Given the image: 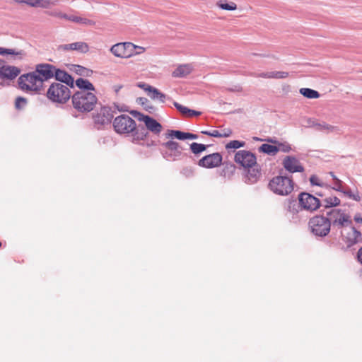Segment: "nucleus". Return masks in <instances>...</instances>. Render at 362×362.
Wrapping results in <instances>:
<instances>
[{
  "label": "nucleus",
  "instance_id": "f257e3e1",
  "mask_svg": "<svg viewBox=\"0 0 362 362\" xmlns=\"http://www.w3.org/2000/svg\"><path fill=\"white\" fill-rule=\"evenodd\" d=\"M113 127L117 134H132L134 142L146 139L148 134L144 125L136 126L135 121L127 115H121L115 117L113 121Z\"/></svg>",
  "mask_w": 362,
  "mask_h": 362
},
{
  "label": "nucleus",
  "instance_id": "f03ea898",
  "mask_svg": "<svg viewBox=\"0 0 362 362\" xmlns=\"http://www.w3.org/2000/svg\"><path fill=\"white\" fill-rule=\"evenodd\" d=\"M98 98L93 92L79 90L72 95L74 107L79 112H90L97 103Z\"/></svg>",
  "mask_w": 362,
  "mask_h": 362
},
{
  "label": "nucleus",
  "instance_id": "7ed1b4c3",
  "mask_svg": "<svg viewBox=\"0 0 362 362\" xmlns=\"http://www.w3.org/2000/svg\"><path fill=\"white\" fill-rule=\"evenodd\" d=\"M19 88L25 92L40 94L44 90L42 80L35 71L21 75L18 79Z\"/></svg>",
  "mask_w": 362,
  "mask_h": 362
},
{
  "label": "nucleus",
  "instance_id": "20e7f679",
  "mask_svg": "<svg viewBox=\"0 0 362 362\" xmlns=\"http://www.w3.org/2000/svg\"><path fill=\"white\" fill-rule=\"evenodd\" d=\"M69 86L61 83H52L48 88L46 96L52 103L64 104L71 98V90Z\"/></svg>",
  "mask_w": 362,
  "mask_h": 362
},
{
  "label": "nucleus",
  "instance_id": "39448f33",
  "mask_svg": "<svg viewBox=\"0 0 362 362\" xmlns=\"http://www.w3.org/2000/svg\"><path fill=\"white\" fill-rule=\"evenodd\" d=\"M294 182L291 177L286 176H276L269 182V187L274 194L286 196L293 190Z\"/></svg>",
  "mask_w": 362,
  "mask_h": 362
},
{
  "label": "nucleus",
  "instance_id": "423d86ee",
  "mask_svg": "<svg viewBox=\"0 0 362 362\" xmlns=\"http://www.w3.org/2000/svg\"><path fill=\"white\" fill-rule=\"evenodd\" d=\"M118 112L128 111L127 107L125 105H118L114 103L112 107L104 106L100 108V111L93 115V120L95 124L105 125L110 124L114 114Z\"/></svg>",
  "mask_w": 362,
  "mask_h": 362
},
{
  "label": "nucleus",
  "instance_id": "0eeeda50",
  "mask_svg": "<svg viewBox=\"0 0 362 362\" xmlns=\"http://www.w3.org/2000/svg\"><path fill=\"white\" fill-rule=\"evenodd\" d=\"M326 217L330 223V226L337 230L342 229L352 223L350 216L339 209H332L327 211Z\"/></svg>",
  "mask_w": 362,
  "mask_h": 362
},
{
  "label": "nucleus",
  "instance_id": "6e6552de",
  "mask_svg": "<svg viewBox=\"0 0 362 362\" xmlns=\"http://www.w3.org/2000/svg\"><path fill=\"white\" fill-rule=\"evenodd\" d=\"M309 226L312 233L319 237H325L331 229L330 223L323 215H317L311 218L309 221Z\"/></svg>",
  "mask_w": 362,
  "mask_h": 362
},
{
  "label": "nucleus",
  "instance_id": "1a4fd4ad",
  "mask_svg": "<svg viewBox=\"0 0 362 362\" xmlns=\"http://www.w3.org/2000/svg\"><path fill=\"white\" fill-rule=\"evenodd\" d=\"M130 113L139 121L144 122V126L146 131H150L155 134H159L162 130L161 124L155 119L148 115H145L136 110H132Z\"/></svg>",
  "mask_w": 362,
  "mask_h": 362
},
{
  "label": "nucleus",
  "instance_id": "9d476101",
  "mask_svg": "<svg viewBox=\"0 0 362 362\" xmlns=\"http://www.w3.org/2000/svg\"><path fill=\"white\" fill-rule=\"evenodd\" d=\"M298 201L302 209L311 212L317 210L322 204L318 198L307 192L300 193L298 195Z\"/></svg>",
  "mask_w": 362,
  "mask_h": 362
},
{
  "label": "nucleus",
  "instance_id": "9b49d317",
  "mask_svg": "<svg viewBox=\"0 0 362 362\" xmlns=\"http://www.w3.org/2000/svg\"><path fill=\"white\" fill-rule=\"evenodd\" d=\"M162 146L165 148L162 152L163 156L168 160H175L182 154V147L177 142L173 140L163 143Z\"/></svg>",
  "mask_w": 362,
  "mask_h": 362
},
{
  "label": "nucleus",
  "instance_id": "f8f14e48",
  "mask_svg": "<svg viewBox=\"0 0 362 362\" xmlns=\"http://www.w3.org/2000/svg\"><path fill=\"white\" fill-rule=\"evenodd\" d=\"M341 235L348 247H351L361 239V233L351 225L340 229Z\"/></svg>",
  "mask_w": 362,
  "mask_h": 362
},
{
  "label": "nucleus",
  "instance_id": "ddd939ff",
  "mask_svg": "<svg viewBox=\"0 0 362 362\" xmlns=\"http://www.w3.org/2000/svg\"><path fill=\"white\" fill-rule=\"evenodd\" d=\"M235 161L243 168H252L257 163V158L254 153L246 150H240L236 152Z\"/></svg>",
  "mask_w": 362,
  "mask_h": 362
},
{
  "label": "nucleus",
  "instance_id": "4468645a",
  "mask_svg": "<svg viewBox=\"0 0 362 362\" xmlns=\"http://www.w3.org/2000/svg\"><path fill=\"white\" fill-rule=\"evenodd\" d=\"M54 68L55 66L51 64L41 63L35 66V72L44 84L45 81L54 78Z\"/></svg>",
  "mask_w": 362,
  "mask_h": 362
},
{
  "label": "nucleus",
  "instance_id": "2eb2a0df",
  "mask_svg": "<svg viewBox=\"0 0 362 362\" xmlns=\"http://www.w3.org/2000/svg\"><path fill=\"white\" fill-rule=\"evenodd\" d=\"M282 165L285 170L290 173H303L305 170L300 160L293 156H286L282 161Z\"/></svg>",
  "mask_w": 362,
  "mask_h": 362
},
{
  "label": "nucleus",
  "instance_id": "dca6fc26",
  "mask_svg": "<svg viewBox=\"0 0 362 362\" xmlns=\"http://www.w3.org/2000/svg\"><path fill=\"white\" fill-rule=\"evenodd\" d=\"M222 162V156L219 153H214L204 156L198 161V165L205 168H214L219 166Z\"/></svg>",
  "mask_w": 362,
  "mask_h": 362
},
{
  "label": "nucleus",
  "instance_id": "f3484780",
  "mask_svg": "<svg viewBox=\"0 0 362 362\" xmlns=\"http://www.w3.org/2000/svg\"><path fill=\"white\" fill-rule=\"evenodd\" d=\"M138 86L147 92L148 95L153 100H159L163 103H164L166 100H171L170 97L160 92L158 88L150 85L140 83Z\"/></svg>",
  "mask_w": 362,
  "mask_h": 362
},
{
  "label": "nucleus",
  "instance_id": "a211bd4d",
  "mask_svg": "<svg viewBox=\"0 0 362 362\" xmlns=\"http://www.w3.org/2000/svg\"><path fill=\"white\" fill-rule=\"evenodd\" d=\"M54 78L58 83L69 86L71 88H74V78L64 70H62L55 66Z\"/></svg>",
  "mask_w": 362,
  "mask_h": 362
},
{
  "label": "nucleus",
  "instance_id": "6ab92c4d",
  "mask_svg": "<svg viewBox=\"0 0 362 362\" xmlns=\"http://www.w3.org/2000/svg\"><path fill=\"white\" fill-rule=\"evenodd\" d=\"M59 51L76 50L81 53H86L89 50L87 43L83 42H76L71 44L61 45L58 47Z\"/></svg>",
  "mask_w": 362,
  "mask_h": 362
},
{
  "label": "nucleus",
  "instance_id": "aec40b11",
  "mask_svg": "<svg viewBox=\"0 0 362 362\" xmlns=\"http://www.w3.org/2000/svg\"><path fill=\"white\" fill-rule=\"evenodd\" d=\"M20 74V69L13 66H0V78L13 80Z\"/></svg>",
  "mask_w": 362,
  "mask_h": 362
},
{
  "label": "nucleus",
  "instance_id": "412c9836",
  "mask_svg": "<svg viewBox=\"0 0 362 362\" xmlns=\"http://www.w3.org/2000/svg\"><path fill=\"white\" fill-rule=\"evenodd\" d=\"M320 202L322 203L321 206L325 209H329L339 206L341 201L336 196H330L323 198L320 200Z\"/></svg>",
  "mask_w": 362,
  "mask_h": 362
},
{
  "label": "nucleus",
  "instance_id": "4be33fe9",
  "mask_svg": "<svg viewBox=\"0 0 362 362\" xmlns=\"http://www.w3.org/2000/svg\"><path fill=\"white\" fill-rule=\"evenodd\" d=\"M75 83L81 90L87 92H94L95 90L94 86L87 79L79 78L76 80Z\"/></svg>",
  "mask_w": 362,
  "mask_h": 362
},
{
  "label": "nucleus",
  "instance_id": "5701e85b",
  "mask_svg": "<svg viewBox=\"0 0 362 362\" xmlns=\"http://www.w3.org/2000/svg\"><path fill=\"white\" fill-rule=\"evenodd\" d=\"M125 43H117L112 46L110 52L117 57L127 58V53L125 52Z\"/></svg>",
  "mask_w": 362,
  "mask_h": 362
},
{
  "label": "nucleus",
  "instance_id": "b1692460",
  "mask_svg": "<svg viewBox=\"0 0 362 362\" xmlns=\"http://www.w3.org/2000/svg\"><path fill=\"white\" fill-rule=\"evenodd\" d=\"M317 131L322 132L327 134L339 132V128L337 126H333L326 123L325 122H318Z\"/></svg>",
  "mask_w": 362,
  "mask_h": 362
},
{
  "label": "nucleus",
  "instance_id": "393cba45",
  "mask_svg": "<svg viewBox=\"0 0 362 362\" xmlns=\"http://www.w3.org/2000/svg\"><path fill=\"white\" fill-rule=\"evenodd\" d=\"M192 69L189 65H180L173 72L174 77H185L189 74Z\"/></svg>",
  "mask_w": 362,
  "mask_h": 362
},
{
  "label": "nucleus",
  "instance_id": "a878e982",
  "mask_svg": "<svg viewBox=\"0 0 362 362\" xmlns=\"http://www.w3.org/2000/svg\"><path fill=\"white\" fill-rule=\"evenodd\" d=\"M259 151L265 153L268 155H275L278 151H279V148L276 146L263 144L259 147Z\"/></svg>",
  "mask_w": 362,
  "mask_h": 362
},
{
  "label": "nucleus",
  "instance_id": "bb28decb",
  "mask_svg": "<svg viewBox=\"0 0 362 362\" xmlns=\"http://www.w3.org/2000/svg\"><path fill=\"white\" fill-rule=\"evenodd\" d=\"M300 93L309 99H315L320 97V93L313 89L308 88H302L300 89Z\"/></svg>",
  "mask_w": 362,
  "mask_h": 362
},
{
  "label": "nucleus",
  "instance_id": "cd10ccee",
  "mask_svg": "<svg viewBox=\"0 0 362 362\" xmlns=\"http://www.w3.org/2000/svg\"><path fill=\"white\" fill-rule=\"evenodd\" d=\"M310 182L312 186H319L330 191L331 186L322 180L315 175H312L310 177Z\"/></svg>",
  "mask_w": 362,
  "mask_h": 362
},
{
  "label": "nucleus",
  "instance_id": "c85d7f7f",
  "mask_svg": "<svg viewBox=\"0 0 362 362\" xmlns=\"http://www.w3.org/2000/svg\"><path fill=\"white\" fill-rule=\"evenodd\" d=\"M125 43V52L127 53V58L131 57L134 54H139L141 52L135 51L136 49H139L142 52L144 51V48L141 47H136L132 42H124Z\"/></svg>",
  "mask_w": 362,
  "mask_h": 362
},
{
  "label": "nucleus",
  "instance_id": "c756f323",
  "mask_svg": "<svg viewBox=\"0 0 362 362\" xmlns=\"http://www.w3.org/2000/svg\"><path fill=\"white\" fill-rule=\"evenodd\" d=\"M167 137H174L178 140H185L187 139V132H183L180 130H168Z\"/></svg>",
  "mask_w": 362,
  "mask_h": 362
},
{
  "label": "nucleus",
  "instance_id": "7c9ffc66",
  "mask_svg": "<svg viewBox=\"0 0 362 362\" xmlns=\"http://www.w3.org/2000/svg\"><path fill=\"white\" fill-rule=\"evenodd\" d=\"M206 145L196 142H193L190 144V150L194 155H198L206 151Z\"/></svg>",
  "mask_w": 362,
  "mask_h": 362
},
{
  "label": "nucleus",
  "instance_id": "2f4dec72",
  "mask_svg": "<svg viewBox=\"0 0 362 362\" xmlns=\"http://www.w3.org/2000/svg\"><path fill=\"white\" fill-rule=\"evenodd\" d=\"M74 71L78 75L83 76H90L93 71L90 70L86 67H83L81 65H74Z\"/></svg>",
  "mask_w": 362,
  "mask_h": 362
},
{
  "label": "nucleus",
  "instance_id": "473e14b6",
  "mask_svg": "<svg viewBox=\"0 0 362 362\" xmlns=\"http://www.w3.org/2000/svg\"><path fill=\"white\" fill-rule=\"evenodd\" d=\"M5 54L20 56L21 57V56L24 54V52L23 50H16L15 49H8L0 47V55Z\"/></svg>",
  "mask_w": 362,
  "mask_h": 362
},
{
  "label": "nucleus",
  "instance_id": "72a5a7b5",
  "mask_svg": "<svg viewBox=\"0 0 362 362\" xmlns=\"http://www.w3.org/2000/svg\"><path fill=\"white\" fill-rule=\"evenodd\" d=\"M217 6L223 10L227 11H234L237 8V6L235 3L231 2L230 4L227 3L226 1H220L217 3Z\"/></svg>",
  "mask_w": 362,
  "mask_h": 362
},
{
  "label": "nucleus",
  "instance_id": "f704fd0d",
  "mask_svg": "<svg viewBox=\"0 0 362 362\" xmlns=\"http://www.w3.org/2000/svg\"><path fill=\"white\" fill-rule=\"evenodd\" d=\"M341 193H343L345 196L348 197L349 198L357 202L361 200V197L359 196L358 192H356V193H353L349 188L344 189L343 191H341Z\"/></svg>",
  "mask_w": 362,
  "mask_h": 362
},
{
  "label": "nucleus",
  "instance_id": "c9c22d12",
  "mask_svg": "<svg viewBox=\"0 0 362 362\" xmlns=\"http://www.w3.org/2000/svg\"><path fill=\"white\" fill-rule=\"evenodd\" d=\"M27 99L23 97H17L15 100V107L17 110H23L27 105Z\"/></svg>",
  "mask_w": 362,
  "mask_h": 362
},
{
  "label": "nucleus",
  "instance_id": "e433bc0d",
  "mask_svg": "<svg viewBox=\"0 0 362 362\" xmlns=\"http://www.w3.org/2000/svg\"><path fill=\"white\" fill-rule=\"evenodd\" d=\"M245 142H244V141L233 140L226 144V148L227 149H229V148L236 149V148H239L240 147H243V146H245Z\"/></svg>",
  "mask_w": 362,
  "mask_h": 362
},
{
  "label": "nucleus",
  "instance_id": "4c0bfd02",
  "mask_svg": "<svg viewBox=\"0 0 362 362\" xmlns=\"http://www.w3.org/2000/svg\"><path fill=\"white\" fill-rule=\"evenodd\" d=\"M76 23L88 26H93L95 25V22L94 21L81 16H77Z\"/></svg>",
  "mask_w": 362,
  "mask_h": 362
},
{
  "label": "nucleus",
  "instance_id": "58836bf2",
  "mask_svg": "<svg viewBox=\"0 0 362 362\" xmlns=\"http://www.w3.org/2000/svg\"><path fill=\"white\" fill-rule=\"evenodd\" d=\"M271 78L281 79L288 76V72L286 71H270Z\"/></svg>",
  "mask_w": 362,
  "mask_h": 362
},
{
  "label": "nucleus",
  "instance_id": "ea45409f",
  "mask_svg": "<svg viewBox=\"0 0 362 362\" xmlns=\"http://www.w3.org/2000/svg\"><path fill=\"white\" fill-rule=\"evenodd\" d=\"M332 189L341 192V191L344 189L343 182L338 177H334V185L331 186L330 190Z\"/></svg>",
  "mask_w": 362,
  "mask_h": 362
},
{
  "label": "nucleus",
  "instance_id": "a19ab883",
  "mask_svg": "<svg viewBox=\"0 0 362 362\" xmlns=\"http://www.w3.org/2000/svg\"><path fill=\"white\" fill-rule=\"evenodd\" d=\"M173 105L184 115H187L188 112H189V109L188 107L183 106L175 101L173 102Z\"/></svg>",
  "mask_w": 362,
  "mask_h": 362
},
{
  "label": "nucleus",
  "instance_id": "79ce46f5",
  "mask_svg": "<svg viewBox=\"0 0 362 362\" xmlns=\"http://www.w3.org/2000/svg\"><path fill=\"white\" fill-rule=\"evenodd\" d=\"M15 1L27 4L31 7H37L39 4V0H15Z\"/></svg>",
  "mask_w": 362,
  "mask_h": 362
},
{
  "label": "nucleus",
  "instance_id": "37998d69",
  "mask_svg": "<svg viewBox=\"0 0 362 362\" xmlns=\"http://www.w3.org/2000/svg\"><path fill=\"white\" fill-rule=\"evenodd\" d=\"M53 3L52 0H39L37 7H42L45 8H49Z\"/></svg>",
  "mask_w": 362,
  "mask_h": 362
},
{
  "label": "nucleus",
  "instance_id": "c03bdc74",
  "mask_svg": "<svg viewBox=\"0 0 362 362\" xmlns=\"http://www.w3.org/2000/svg\"><path fill=\"white\" fill-rule=\"evenodd\" d=\"M250 76H254V77H259V78H271L270 76V71L269 72H262L259 74H255V73H250L249 74Z\"/></svg>",
  "mask_w": 362,
  "mask_h": 362
},
{
  "label": "nucleus",
  "instance_id": "a18cd8bd",
  "mask_svg": "<svg viewBox=\"0 0 362 362\" xmlns=\"http://www.w3.org/2000/svg\"><path fill=\"white\" fill-rule=\"evenodd\" d=\"M306 123H307V124H306L307 127H313L315 129H317V127L318 124V122L316 119H312V118H308L306 119Z\"/></svg>",
  "mask_w": 362,
  "mask_h": 362
},
{
  "label": "nucleus",
  "instance_id": "49530a36",
  "mask_svg": "<svg viewBox=\"0 0 362 362\" xmlns=\"http://www.w3.org/2000/svg\"><path fill=\"white\" fill-rule=\"evenodd\" d=\"M48 15H49L51 16L57 17L59 18H62V19H64L66 17V13H64L61 11H49V12H48Z\"/></svg>",
  "mask_w": 362,
  "mask_h": 362
},
{
  "label": "nucleus",
  "instance_id": "de8ad7c7",
  "mask_svg": "<svg viewBox=\"0 0 362 362\" xmlns=\"http://www.w3.org/2000/svg\"><path fill=\"white\" fill-rule=\"evenodd\" d=\"M277 147L279 148V151L285 153H288L291 150V147L288 144H279Z\"/></svg>",
  "mask_w": 362,
  "mask_h": 362
},
{
  "label": "nucleus",
  "instance_id": "09e8293b",
  "mask_svg": "<svg viewBox=\"0 0 362 362\" xmlns=\"http://www.w3.org/2000/svg\"><path fill=\"white\" fill-rule=\"evenodd\" d=\"M296 203L294 202L293 203H290L288 206V211L290 212H292L293 214H295L296 212L298 213V211L296 209Z\"/></svg>",
  "mask_w": 362,
  "mask_h": 362
},
{
  "label": "nucleus",
  "instance_id": "8fccbe9b",
  "mask_svg": "<svg viewBox=\"0 0 362 362\" xmlns=\"http://www.w3.org/2000/svg\"><path fill=\"white\" fill-rule=\"evenodd\" d=\"M77 18V16L75 15H69L66 13V17L64 19L68 20L69 21L76 23Z\"/></svg>",
  "mask_w": 362,
  "mask_h": 362
},
{
  "label": "nucleus",
  "instance_id": "3c124183",
  "mask_svg": "<svg viewBox=\"0 0 362 362\" xmlns=\"http://www.w3.org/2000/svg\"><path fill=\"white\" fill-rule=\"evenodd\" d=\"M259 174H260V173L258 170H253L252 173L249 171L250 178L252 177V178H255L256 180L257 176L259 175Z\"/></svg>",
  "mask_w": 362,
  "mask_h": 362
},
{
  "label": "nucleus",
  "instance_id": "603ef678",
  "mask_svg": "<svg viewBox=\"0 0 362 362\" xmlns=\"http://www.w3.org/2000/svg\"><path fill=\"white\" fill-rule=\"evenodd\" d=\"M201 115L200 112L189 109V112L187 114L189 117L199 116Z\"/></svg>",
  "mask_w": 362,
  "mask_h": 362
},
{
  "label": "nucleus",
  "instance_id": "864d4df0",
  "mask_svg": "<svg viewBox=\"0 0 362 362\" xmlns=\"http://www.w3.org/2000/svg\"><path fill=\"white\" fill-rule=\"evenodd\" d=\"M211 136L221 138V133H220L218 130H213L211 132Z\"/></svg>",
  "mask_w": 362,
  "mask_h": 362
},
{
  "label": "nucleus",
  "instance_id": "5fc2aeb1",
  "mask_svg": "<svg viewBox=\"0 0 362 362\" xmlns=\"http://www.w3.org/2000/svg\"><path fill=\"white\" fill-rule=\"evenodd\" d=\"M198 138L197 134L187 132V139H197Z\"/></svg>",
  "mask_w": 362,
  "mask_h": 362
},
{
  "label": "nucleus",
  "instance_id": "6e6d98bb",
  "mask_svg": "<svg viewBox=\"0 0 362 362\" xmlns=\"http://www.w3.org/2000/svg\"><path fill=\"white\" fill-rule=\"evenodd\" d=\"M358 261L362 264V247L358 250L357 252Z\"/></svg>",
  "mask_w": 362,
  "mask_h": 362
},
{
  "label": "nucleus",
  "instance_id": "4d7b16f0",
  "mask_svg": "<svg viewBox=\"0 0 362 362\" xmlns=\"http://www.w3.org/2000/svg\"><path fill=\"white\" fill-rule=\"evenodd\" d=\"M354 219L356 222L362 223V217L361 216L360 214H356Z\"/></svg>",
  "mask_w": 362,
  "mask_h": 362
},
{
  "label": "nucleus",
  "instance_id": "13d9d810",
  "mask_svg": "<svg viewBox=\"0 0 362 362\" xmlns=\"http://www.w3.org/2000/svg\"><path fill=\"white\" fill-rule=\"evenodd\" d=\"M232 134V132L230 129L225 130L223 133H221V138L223 137H228Z\"/></svg>",
  "mask_w": 362,
  "mask_h": 362
},
{
  "label": "nucleus",
  "instance_id": "bf43d9fd",
  "mask_svg": "<svg viewBox=\"0 0 362 362\" xmlns=\"http://www.w3.org/2000/svg\"><path fill=\"white\" fill-rule=\"evenodd\" d=\"M122 85H115L113 86V89H114V91L116 93H118V92L122 89Z\"/></svg>",
  "mask_w": 362,
  "mask_h": 362
},
{
  "label": "nucleus",
  "instance_id": "052dcab7",
  "mask_svg": "<svg viewBox=\"0 0 362 362\" xmlns=\"http://www.w3.org/2000/svg\"><path fill=\"white\" fill-rule=\"evenodd\" d=\"M138 100H139V103H141L142 104H144L145 102L148 101L147 98H143V97L138 98Z\"/></svg>",
  "mask_w": 362,
  "mask_h": 362
},
{
  "label": "nucleus",
  "instance_id": "680f3d73",
  "mask_svg": "<svg viewBox=\"0 0 362 362\" xmlns=\"http://www.w3.org/2000/svg\"><path fill=\"white\" fill-rule=\"evenodd\" d=\"M184 173L187 175H192L193 172L192 170L186 169V170H184Z\"/></svg>",
  "mask_w": 362,
  "mask_h": 362
},
{
  "label": "nucleus",
  "instance_id": "e2e57ef3",
  "mask_svg": "<svg viewBox=\"0 0 362 362\" xmlns=\"http://www.w3.org/2000/svg\"><path fill=\"white\" fill-rule=\"evenodd\" d=\"M315 194L318 197H323L325 196V194L322 192H315Z\"/></svg>",
  "mask_w": 362,
  "mask_h": 362
},
{
  "label": "nucleus",
  "instance_id": "0e129e2a",
  "mask_svg": "<svg viewBox=\"0 0 362 362\" xmlns=\"http://www.w3.org/2000/svg\"><path fill=\"white\" fill-rule=\"evenodd\" d=\"M211 131H202L201 133L203 134L208 135V136H211Z\"/></svg>",
  "mask_w": 362,
  "mask_h": 362
},
{
  "label": "nucleus",
  "instance_id": "69168bd1",
  "mask_svg": "<svg viewBox=\"0 0 362 362\" xmlns=\"http://www.w3.org/2000/svg\"><path fill=\"white\" fill-rule=\"evenodd\" d=\"M329 174L331 175L333 180H334V177H337L333 172H329Z\"/></svg>",
  "mask_w": 362,
  "mask_h": 362
},
{
  "label": "nucleus",
  "instance_id": "338daca9",
  "mask_svg": "<svg viewBox=\"0 0 362 362\" xmlns=\"http://www.w3.org/2000/svg\"><path fill=\"white\" fill-rule=\"evenodd\" d=\"M241 89H242V88H241L240 87H238V88H236V89H235V90H237V91H240V90H241Z\"/></svg>",
  "mask_w": 362,
  "mask_h": 362
},
{
  "label": "nucleus",
  "instance_id": "774afa93",
  "mask_svg": "<svg viewBox=\"0 0 362 362\" xmlns=\"http://www.w3.org/2000/svg\"><path fill=\"white\" fill-rule=\"evenodd\" d=\"M269 142H272V143H276V141H274V140H272V139H269Z\"/></svg>",
  "mask_w": 362,
  "mask_h": 362
}]
</instances>
